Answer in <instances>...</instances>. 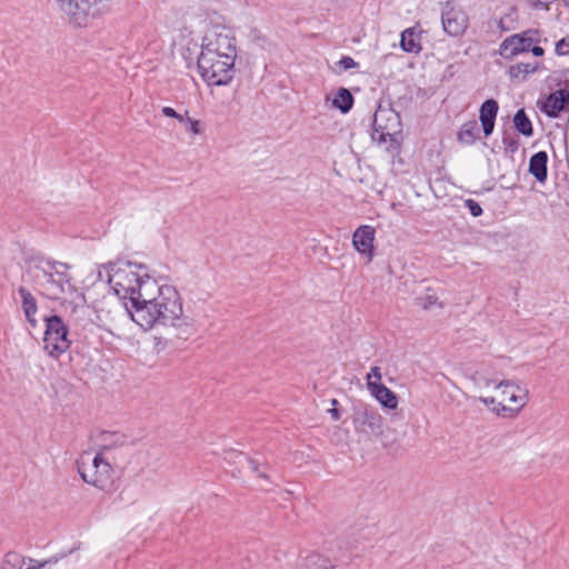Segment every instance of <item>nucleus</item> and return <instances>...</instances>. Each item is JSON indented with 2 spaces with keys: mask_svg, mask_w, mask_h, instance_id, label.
Masks as SVG:
<instances>
[{
  "mask_svg": "<svg viewBox=\"0 0 569 569\" xmlns=\"http://www.w3.org/2000/svg\"><path fill=\"white\" fill-rule=\"evenodd\" d=\"M332 104L342 113H347L353 106V97L348 89L340 88L335 96Z\"/></svg>",
  "mask_w": 569,
  "mask_h": 569,
  "instance_id": "obj_24",
  "label": "nucleus"
},
{
  "mask_svg": "<svg viewBox=\"0 0 569 569\" xmlns=\"http://www.w3.org/2000/svg\"><path fill=\"white\" fill-rule=\"evenodd\" d=\"M353 423L356 430L367 435H380L382 432L381 415L367 405H360L355 409Z\"/></svg>",
  "mask_w": 569,
  "mask_h": 569,
  "instance_id": "obj_10",
  "label": "nucleus"
},
{
  "mask_svg": "<svg viewBox=\"0 0 569 569\" xmlns=\"http://www.w3.org/2000/svg\"><path fill=\"white\" fill-rule=\"evenodd\" d=\"M162 114L169 118H174L178 121L182 122L184 121V117L182 114H179L173 108L171 107H163L162 108Z\"/></svg>",
  "mask_w": 569,
  "mask_h": 569,
  "instance_id": "obj_33",
  "label": "nucleus"
},
{
  "mask_svg": "<svg viewBox=\"0 0 569 569\" xmlns=\"http://www.w3.org/2000/svg\"><path fill=\"white\" fill-rule=\"evenodd\" d=\"M479 401H481L487 407H491V410L497 408V403H499L493 397H480Z\"/></svg>",
  "mask_w": 569,
  "mask_h": 569,
  "instance_id": "obj_38",
  "label": "nucleus"
},
{
  "mask_svg": "<svg viewBox=\"0 0 569 569\" xmlns=\"http://www.w3.org/2000/svg\"><path fill=\"white\" fill-rule=\"evenodd\" d=\"M539 67L538 62L535 63H517L511 66L509 74L511 78L525 80L530 73H533Z\"/></svg>",
  "mask_w": 569,
  "mask_h": 569,
  "instance_id": "obj_25",
  "label": "nucleus"
},
{
  "mask_svg": "<svg viewBox=\"0 0 569 569\" xmlns=\"http://www.w3.org/2000/svg\"><path fill=\"white\" fill-rule=\"evenodd\" d=\"M498 110L499 104L495 99H487L481 104L479 110V119L485 137H489L493 132Z\"/></svg>",
  "mask_w": 569,
  "mask_h": 569,
  "instance_id": "obj_15",
  "label": "nucleus"
},
{
  "mask_svg": "<svg viewBox=\"0 0 569 569\" xmlns=\"http://www.w3.org/2000/svg\"><path fill=\"white\" fill-rule=\"evenodd\" d=\"M103 440L106 443L102 446V450L91 461H87L86 456H81L77 461V469L84 482L102 491L110 492L116 489V473L103 452L111 449L113 445H123L126 438L119 433L106 432L103 433Z\"/></svg>",
  "mask_w": 569,
  "mask_h": 569,
  "instance_id": "obj_4",
  "label": "nucleus"
},
{
  "mask_svg": "<svg viewBox=\"0 0 569 569\" xmlns=\"http://www.w3.org/2000/svg\"><path fill=\"white\" fill-rule=\"evenodd\" d=\"M498 27H499L502 31H507V30H508V28H507V27H505V24H503V20H502V19H500V20L498 21Z\"/></svg>",
  "mask_w": 569,
  "mask_h": 569,
  "instance_id": "obj_41",
  "label": "nucleus"
},
{
  "mask_svg": "<svg viewBox=\"0 0 569 569\" xmlns=\"http://www.w3.org/2000/svg\"><path fill=\"white\" fill-rule=\"evenodd\" d=\"M368 389L383 408L393 410L398 407L397 395L383 383H368Z\"/></svg>",
  "mask_w": 569,
  "mask_h": 569,
  "instance_id": "obj_16",
  "label": "nucleus"
},
{
  "mask_svg": "<svg viewBox=\"0 0 569 569\" xmlns=\"http://www.w3.org/2000/svg\"><path fill=\"white\" fill-rule=\"evenodd\" d=\"M251 470L256 472L260 478L268 479V476L264 472H260L259 463L253 459H247Z\"/></svg>",
  "mask_w": 569,
  "mask_h": 569,
  "instance_id": "obj_36",
  "label": "nucleus"
},
{
  "mask_svg": "<svg viewBox=\"0 0 569 569\" xmlns=\"http://www.w3.org/2000/svg\"><path fill=\"white\" fill-rule=\"evenodd\" d=\"M540 42V32L537 29H527L523 32L507 37L499 46V53L507 60L528 52L532 44Z\"/></svg>",
  "mask_w": 569,
  "mask_h": 569,
  "instance_id": "obj_9",
  "label": "nucleus"
},
{
  "mask_svg": "<svg viewBox=\"0 0 569 569\" xmlns=\"http://www.w3.org/2000/svg\"><path fill=\"white\" fill-rule=\"evenodd\" d=\"M302 566L306 569H332L335 567L330 559L325 558L322 555L318 552H312L308 555L303 559Z\"/></svg>",
  "mask_w": 569,
  "mask_h": 569,
  "instance_id": "obj_23",
  "label": "nucleus"
},
{
  "mask_svg": "<svg viewBox=\"0 0 569 569\" xmlns=\"http://www.w3.org/2000/svg\"><path fill=\"white\" fill-rule=\"evenodd\" d=\"M466 207L469 209L470 213L473 217H479V216L482 214L481 206L477 201H475L472 199L466 200Z\"/></svg>",
  "mask_w": 569,
  "mask_h": 569,
  "instance_id": "obj_31",
  "label": "nucleus"
},
{
  "mask_svg": "<svg viewBox=\"0 0 569 569\" xmlns=\"http://www.w3.org/2000/svg\"><path fill=\"white\" fill-rule=\"evenodd\" d=\"M418 306L422 309H430L433 306H440L438 302V297L435 293H426L425 296L419 297L418 299Z\"/></svg>",
  "mask_w": 569,
  "mask_h": 569,
  "instance_id": "obj_26",
  "label": "nucleus"
},
{
  "mask_svg": "<svg viewBox=\"0 0 569 569\" xmlns=\"http://www.w3.org/2000/svg\"><path fill=\"white\" fill-rule=\"evenodd\" d=\"M471 379L473 380L475 385L476 386H483V387H490L491 383H492V380H490L489 378L487 377H483L481 375H479L478 372H476Z\"/></svg>",
  "mask_w": 569,
  "mask_h": 569,
  "instance_id": "obj_34",
  "label": "nucleus"
},
{
  "mask_svg": "<svg viewBox=\"0 0 569 569\" xmlns=\"http://www.w3.org/2000/svg\"><path fill=\"white\" fill-rule=\"evenodd\" d=\"M556 53L558 56L569 54V36L562 38L556 43Z\"/></svg>",
  "mask_w": 569,
  "mask_h": 569,
  "instance_id": "obj_30",
  "label": "nucleus"
},
{
  "mask_svg": "<svg viewBox=\"0 0 569 569\" xmlns=\"http://www.w3.org/2000/svg\"><path fill=\"white\" fill-rule=\"evenodd\" d=\"M336 64L339 67V71H346L358 67V63L349 56H343Z\"/></svg>",
  "mask_w": 569,
  "mask_h": 569,
  "instance_id": "obj_28",
  "label": "nucleus"
},
{
  "mask_svg": "<svg viewBox=\"0 0 569 569\" xmlns=\"http://www.w3.org/2000/svg\"><path fill=\"white\" fill-rule=\"evenodd\" d=\"M569 103V91L558 89L551 92L545 100L541 110L550 118H557Z\"/></svg>",
  "mask_w": 569,
  "mask_h": 569,
  "instance_id": "obj_14",
  "label": "nucleus"
},
{
  "mask_svg": "<svg viewBox=\"0 0 569 569\" xmlns=\"http://www.w3.org/2000/svg\"><path fill=\"white\" fill-rule=\"evenodd\" d=\"M468 17L459 8L447 2L442 8L441 23L443 31L450 37L462 36L468 27Z\"/></svg>",
  "mask_w": 569,
  "mask_h": 569,
  "instance_id": "obj_11",
  "label": "nucleus"
},
{
  "mask_svg": "<svg viewBox=\"0 0 569 569\" xmlns=\"http://www.w3.org/2000/svg\"><path fill=\"white\" fill-rule=\"evenodd\" d=\"M378 117L379 113L376 112L373 117V133L372 139L378 140L379 142H386L387 137H391L390 132H385L383 130L380 131L381 126L378 124Z\"/></svg>",
  "mask_w": 569,
  "mask_h": 569,
  "instance_id": "obj_27",
  "label": "nucleus"
},
{
  "mask_svg": "<svg viewBox=\"0 0 569 569\" xmlns=\"http://www.w3.org/2000/svg\"><path fill=\"white\" fill-rule=\"evenodd\" d=\"M515 129L525 137L533 134V128L530 119L528 118L525 109H519L513 117Z\"/></svg>",
  "mask_w": 569,
  "mask_h": 569,
  "instance_id": "obj_22",
  "label": "nucleus"
},
{
  "mask_svg": "<svg viewBox=\"0 0 569 569\" xmlns=\"http://www.w3.org/2000/svg\"><path fill=\"white\" fill-rule=\"evenodd\" d=\"M52 559L40 562L38 566L24 567V558L16 552H8L1 565V569H41L47 563L51 562Z\"/></svg>",
  "mask_w": 569,
  "mask_h": 569,
  "instance_id": "obj_21",
  "label": "nucleus"
},
{
  "mask_svg": "<svg viewBox=\"0 0 569 569\" xmlns=\"http://www.w3.org/2000/svg\"><path fill=\"white\" fill-rule=\"evenodd\" d=\"M187 121L189 123V131H191L194 134L200 133V122L198 120H193L191 118H187Z\"/></svg>",
  "mask_w": 569,
  "mask_h": 569,
  "instance_id": "obj_37",
  "label": "nucleus"
},
{
  "mask_svg": "<svg viewBox=\"0 0 569 569\" xmlns=\"http://www.w3.org/2000/svg\"><path fill=\"white\" fill-rule=\"evenodd\" d=\"M382 378L381 369L377 366L372 367L370 372L367 375L366 380L368 383H381L380 380Z\"/></svg>",
  "mask_w": 569,
  "mask_h": 569,
  "instance_id": "obj_29",
  "label": "nucleus"
},
{
  "mask_svg": "<svg viewBox=\"0 0 569 569\" xmlns=\"http://www.w3.org/2000/svg\"><path fill=\"white\" fill-rule=\"evenodd\" d=\"M529 51H531L535 57H541L545 52L538 43L532 44V47L529 48Z\"/></svg>",
  "mask_w": 569,
  "mask_h": 569,
  "instance_id": "obj_40",
  "label": "nucleus"
},
{
  "mask_svg": "<svg viewBox=\"0 0 569 569\" xmlns=\"http://www.w3.org/2000/svg\"><path fill=\"white\" fill-rule=\"evenodd\" d=\"M68 327L59 316L46 318L43 349L49 357L58 359L71 345L68 338Z\"/></svg>",
  "mask_w": 569,
  "mask_h": 569,
  "instance_id": "obj_6",
  "label": "nucleus"
},
{
  "mask_svg": "<svg viewBox=\"0 0 569 569\" xmlns=\"http://www.w3.org/2000/svg\"><path fill=\"white\" fill-rule=\"evenodd\" d=\"M479 138V126L476 120H470L465 122L457 134V140L459 143L465 146L473 144Z\"/></svg>",
  "mask_w": 569,
  "mask_h": 569,
  "instance_id": "obj_19",
  "label": "nucleus"
},
{
  "mask_svg": "<svg viewBox=\"0 0 569 569\" xmlns=\"http://www.w3.org/2000/svg\"><path fill=\"white\" fill-rule=\"evenodd\" d=\"M502 142L506 146V149L510 152H515L518 149L517 140H513L509 137H503Z\"/></svg>",
  "mask_w": 569,
  "mask_h": 569,
  "instance_id": "obj_35",
  "label": "nucleus"
},
{
  "mask_svg": "<svg viewBox=\"0 0 569 569\" xmlns=\"http://www.w3.org/2000/svg\"><path fill=\"white\" fill-rule=\"evenodd\" d=\"M400 47L409 53H419L421 51L420 36L415 28H407L401 32Z\"/></svg>",
  "mask_w": 569,
  "mask_h": 569,
  "instance_id": "obj_20",
  "label": "nucleus"
},
{
  "mask_svg": "<svg viewBox=\"0 0 569 569\" xmlns=\"http://www.w3.org/2000/svg\"><path fill=\"white\" fill-rule=\"evenodd\" d=\"M376 230L373 227L363 224L358 227L352 234V246L359 254L371 262L375 256Z\"/></svg>",
  "mask_w": 569,
  "mask_h": 569,
  "instance_id": "obj_13",
  "label": "nucleus"
},
{
  "mask_svg": "<svg viewBox=\"0 0 569 569\" xmlns=\"http://www.w3.org/2000/svg\"><path fill=\"white\" fill-rule=\"evenodd\" d=\"M566 7H569V0H561Z\"/></svg>",
  "mask_w": 569,
  "mask_h": 569,
  "instance_id": "obj_42",
  "label": "nucleus"
},
{
  "mask_svg": "<svg viewBox=\"0 0 569 569\" xmlns=\"http://www.w3.org/2000/svg\"><path fill=\"white\" fill-rule=\"evenodd\" d=\"M140 298L142 299L136 308L129 309V315L143 330L156 326L181 327L188 323L183 315L182 299L173 286H160L156 280H148L142 286Z\"/></svg>",
  "mask_w": 569,
  "mask_h": 569,
  "instance_id": "obj_1",
  "label": "nucleus"
},
{
  "mask_svg": "<svg viewBox=\"0 0 569 569\" xmlns=\"http://www.w3.org/2000/svg\"><path fill=\"white\" fill-rule=\"evenodd\" d=\"M503 388L502 395L505 400L513 405V407H507L503 403H497V408L492 411L501 417H516L520 410L527 405L529 399V391L526 387L519 385L515 380H501L495 386Z\"/></svg>",
  "mask_w": 569,
  "mask_h": 569,
  "instance_id": "obj_7",
  "label": "nucleus"
},
{
  "mask_svg": "<svg viewBox=\"0 0 569 569\" xmlns=\"http://www.w3.org/2000/svg\"><path fill=\"white\" fill-rule=\"evenodd\" d=\"M59 9L76 26H84L89 16H94L91 11L92 2L89 0H56Z\"/></svg>",
  "mask_w": 569,
  "mask_h": 569,
  "instance_id": "obj_12",
  "label": "nucleus"
},
{
  "mask_svg": "<svg viewBox=\"0 0 569 569\" xmlns=\"http://www.w3.org/2000/svg\"><path fill=\"white\" fill-rule=\"evenodd\" d=\"M236 58H220L216 53H202L198 57V69L209 86H227L234 74Z\"/></svg>",
  "mask_w": 569,
  "mask_h": 569,
  "instance_id": "obj_5",
  "label": "nucleus"
},
{
  "mask_svg": "<svg viewBox=\"0 0 569 569\" xmlns=\"http://www.w3.org/2000/svg\"><path fill=\"white\" fill-rule=\"evenodd\" d=\"M103 268L107 270L108 282L119 299L123 300L126 310L129 312V309H134L142 299V286L153 279L146 272L140 273L143 267L132 262H109Z\"/></svg>",
  "mask_w": 569,
  "mask_h": 569,
  "instance_id": "obj_3",
  "label": "nucleus"
},
{
  "mask_svg": "<svg viewBox=\"0 0 569 569\" xmlns=\"http://www.w3.org/2000/svg\"><path fill=\"white\" fill-rule=\"evenodd\" d=\"M533 9L549 10V7L556 0H529Z\"/></svg>",
  "mask_w": 569,
  "mask_h": 569,
  "instance_id": "obj_32",
  "label": "nucleus"
},
{
  "mask_svg": "<svg viewBox=\"0 0 569 569\" xmlns=\"http://www.w3.org/2000/svg\"><path fill=\"white\" fill-rule=\"evenodd\" d=\"M331 403H332L333 407L331 409H329L328 412L330 413L331 418L337 421V420L340 419V412L336 408V406L338 405V400L332 399Z\"/></svg>",
  "mask_w": 569,
  "mask_h": 569,
  "instance_id": "obj_39",
  "label": "nucleus"
},
{
  "mask_svg": "<svg viewBox=\"0 0 569 569\" xmlns=\"http://www.w3.org/2000/svg\"><path fill=\"white\" fill-rule=\"evenodd\" d=\"M202 53H216L220 58H237L236 39L227 29L213 28L203 38Z\"/></svg>",
  "mask_w": 569,
  "mask_h": 569,
  "instance_id": "obj_8",
  "label": "nucleus"
},
{
  "mask_svg": "<svg viewBox=\"0 0 569 569\" xmlns=\"http://www.w3.org/2000/svg\"><path fill=\"white\" fill-rule=\"evenodd\" d=\"M548 154L546 151H539L531 156L529 160V172L539 181L545 182L547 179Z\"/></svg>",
  "mask_w": 569,
  "mask_h": 569,
  "instance_id": "obj_17",
  "label": "nucleus"
},
{
  "mask_svg": "<svg viewBox=\"0 0 569 569\" xmlns=\"http://www.w3.org/2000/svg\"><path fill=\"white\" fill-rule=\"evenodd\" d=\"M69 269L68 263L36 256L29 260L27 273L36 289L48 299L58 300L76 295L77 300L72 301L74 309L79 303L83 305L86 299L73 284Z\"/></svg>",
  "mask_w": 569,
  "mask_h": 569,
  "instance_id": "obj_2",
  "label": "nucleus"
},
{
  "mask_svg": "<svg viewBox=\"0 0 569 569\" xmlns=\"http://www.w3.org/2000/svg\"><path fill=\"white\" fill-rule=\"evenodd\" d=\"M18 293H19V296H20V298L22 300V309H23V312L26 315V318H27L28 322L32 327H36L37 320L34 319V315L38 311V306H37V301L34 299V297L24 287H20L18 289Z\"/></svg>",
  "mask_w": 569,
  "mask_h": 569,
  "instance_id": "obj_18",
  "label": "nucleus"
}]
</instances>
